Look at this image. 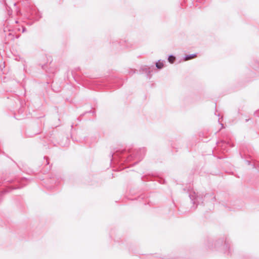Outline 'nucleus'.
<instances>
[{
  "mask_svg": "<svg viewBox=\"0 0 259 259\" xmlns=\"http://www.w3.org/2000/svg\"><path fill=\"white\" fill-rule=\"evenodd\" d=\"M197 57V55L196 54H192L189 56H187L184 60L185 61H188L190 59H194Z\"/></svg>",
  "mask_w": 259,
  "mask_h": 259,
  "instance_id": "1",
  "label": "nucleus"
},
{
  "mask_svg": "<svg viewBox=\"0 0 259 259\" xmlns=\"http://www.w3.org/2000/svg\"><path fill=\"white\" fill-rule=\"evenodd\" d=\"M156 66L158 69H161L163 67V63L159 61L156 63Z\"/></svg>",
  "mask_w": 259,
  "mask_h": 259,
  "instance_id": "2",
  "label": "nucleus"
},
{
  "mask_svg": "<svg viewBox=\"0 0 259 259\" xmlns=\"http://www.w3.org/2000/svg\"><path fill=\"white\" fill-rule=\"evenodd\" d=\"M175 59H176V58L173 56H170L168 59V61L170 63H173L174 62V61H175Z\"/></svg>",
  "mask_w": 259,
  "mask_h": 259,
  "instance_id": "3",
  "label": "nucleus"
}]
</instances>
